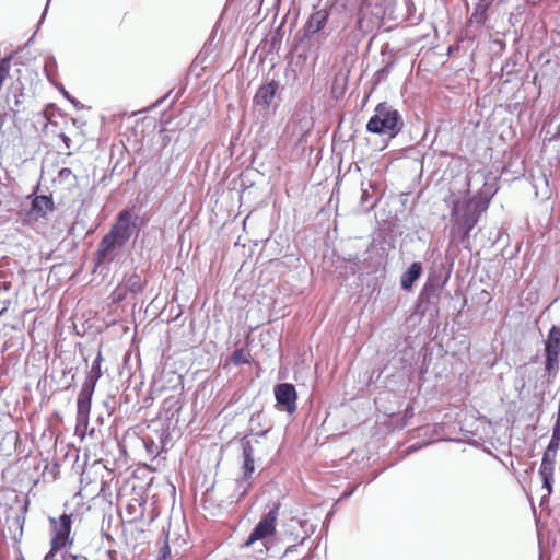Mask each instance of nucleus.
<instances>
[{
    "mask_svg": "<svg viewBox=\"0 0 560 560\" xmlns=\"http://www.w3.org/2000/svg\"><path fill=\"white\" fill-rule=\"evenodd\" d=\"M56 560H88V558L83 555H73L70 552L58 555V551H56Z\"/></svg>",
    "mask_w": 560,
    "mask_h": 560,
    "instance_id": "obj_22",
    "label": "nucleus"
},
{
    "mask_svg": "<svg viewBox=\"0 0 560 560\" xmlns=\"http://www.w3.org/2000/svg\"><path fill=\"white\" fill-rule=\"evenodd\" d=\"M376 188H377V184L376 183L369 182L368 186H365V183H362L361 203L362 205L369 203V206H368L369 210L373 209L376 206L377 201H378V197H374L370 192V189L375 190Z\"/></svg>",
    "mask_w": 560,
    "mask_h": 560,
    "instance_id": "obj_18",
    "label": "nucleus"
},
{
    "mask_svg": "<svg viewBox=\"0 0 560 560\" xmlns=\"http://www.w3.org/2000/svg\"><path fill=\"white\" fill-rule=\"evenodd\" d=\"M62 94H63L67 98H70V96H69L68 92H67V91H65L63 89H62Z\"/></svg>",
    "mask_w": 560,
    "mask_h": 560,
    "instance_id": "obj_27",
    "label": "nucleus"
},
{
    "mask_svg": "<svg viewBox=\"0 0 560 560\" xmlns=\"http://www.w3.org/2000/svg\"><path fill=\"white\" fill-rule=\"evenodd\" d=\"M56 67V60L54 57H49L46 60L45 63V71L47 72V75L49 77V71Z\"/></svg>",
    "mask_w": 560,
    "mask_h": 560,
    "instance_id": "obj_25",
    "label": "nucleus"
},
{
    "mask_svg": "<svg viewBox=\"0 0 560 560\" xmlns=\"http://www.w3.org/2000/svg\"><path fill=\"white\" fill-rule=\"evenodd\" d=\"M70 176H72V171L70 168L63 167L59 171V178L67 179Z\"/></svg>",
    "mask_w": 560,
    "mask_h": 560,
    "instance_id": "obj_26",
    "label": "nucleus"
},
{
    "mask_svg": "<svg viewBox=\"0 0 560 560\" xmlns=\"http://www.w3.org/2000/svg\"><path fill=\"white\" fill-rule=\"evenodd\" d=\"M279 515V505H275L255 526L244 547L258 545V551L264 553L268 549L267 539L276 532L277 518Z\"/></svg>",
    "mask_w": 560,
    "mask_h": 560,
    "instance_id": "obj_3",
    "label": "nucleus"
},
{
    "mask_svg": "<svg viewBox=\"0 0 560 560\" xmlns=\"http://www.w3.org/2000/svg\"><path fill=\"white\" fill-rule=\"evenodd\" d=\"M124 287L132 293H138L142 291L143 282L139 275L132 273L125 280Z\"/></svg>",
    "mask_w": 560,
    "mask_h": 560,
    "instance_id": "obj_19",
    "label": "nucleus"
},
{
    "mask_svg": "<svg viewBox=\"0 0 560 560\" xmlns=\"http://www.w3.org/2000/svg\"><path fill=\"white\" fill-rule=\"evenodd\" d=\"M384 15L381 0H363L359 10L358 24L363 28L365 24L377 23Z\"/></svg>",
    "mask_w": 560,
    "mask_h": 560,
    "instance_id": "obj_5",
    "label": "nucleus"
},
{
    "mask_svg": "<svg viewBox=\"0 0 560 560\" xmlns=\"http://www.w3.org/2000/svg\"><path fill=\"white\" fill-rule=\"evenodd\" d=\"M125 244L124 241L108 232L98 244L97 256L101 260H113L114 252Z\"/></svg>",
    "mask_w": 560,
    "mask_h": 560,
    "instance_id": "obj_10",
    "label": "nucleus"
},
{
    "mask_svg": "<svg viewBox=\"0 0 560 560\" xmlns=\"http://www.w3.org/2000/svg\"><path fill=\"white\" fill-rule=\"evenodd\" d=\"M250 354L245 349H237L233 352L232 361L235 365L249 363Z\"/></svg>",
    "mask_w": 560,
    "mask_h": 560,
    "instance_id": "obj_20",
    "label": "nucleus"
},
{
    "mask_svg": "<svg viewBox=\"0 0 560 560\" xmlns=\"http://www.w3.org/2000/svg\"><path fill=\"white\" fill-rule=\"evenodd\" d=\"M275 396L277 404L280 405L289 413L296 410V392L293 385L282 383L275 387Z\"/></svg>",
    "mask_w": 560,
    "mask_h": 560,
    "instance_id": "obj_7",
    "label": "nucleus"
},
{
    "mask_svg": "<svg viewBox=\"0 0 560 560\" xmlns=\"http://www.w3.org/2000/svg\"><path fill=\"white\" fill-rule=\"evenodd\" d=\"M559 443H560V438L557 435L556 432H553L552 438H551L544 454H548V455H550V457L551 456L556 457L557 451L559 448Z\"/></svg>",
    "mask_w": 560,
    "mask_h": 560,
    "instance_id": "obj_21",
    "label": "nucleus"
},
{
    "mask_svg": "<svg viewBox=\"0 0 560 560\" xmlns=\"http://www.w3.org/2000/svg\"><path fill=\"white\" fill-rule=\"evenodd\" d=\"M242 450H243V456H244V464H243L244 481L247 482L248 479L250 478L252 474L255 470V466H254L255 450L252 444V441L246 438L243 439L242 440Z\"/></svg>",
    "mask_w": 560,
    "mask_h": 560,
    "instance_id": "obj_14",
    "label": "nucleus"
},
{
    "mask_svg": "<svg viewBox=\"0 0 560 560\" xmlns=\"http://www.w3.org/2000/svg\"><path fill=\"white\" fill-rule=\"evenodd\" d=\"M486 10H487V4L479 3L476 8L475 13L472 14V18H476V19L479 18L478 21H480L482 19V15L485 14Z\"/></svg>",
    "mask_w": 560,
    "mask_h": 560,
    "instance_id": "obj_24",
    "label": "nucleus"
},
{
    "mask_svg": "<svg viewBox=\"0 0 560 560\" xmlns=\"http://www.w3.org/2000/svg\"><path fill=\"white\" fill-rule=\"evenodd\" d=\"M54 210L52 199L48 196H36L32 201L31 215L35 219L45 218Z\"/></svg>",
    "mask_w": 560,
    "mask_h": 560,
    "instance_id": "obj_12",
    "label": "nucleus"
},
{
    "mask_svg": "<svg viewBox=\"0 0 560 560\" xmlns=\"http://www.w3.org/2000/svg\"><path fill=\"white\" fill-rule=\"evenodd\" d=\"M136 224L132 214L125 210L120 212L116 223L112 226L110 233L127 243L135 231Z\"/></svg>",
    "mask_w": 560,
    "mask_h": 560,
    "instance_id": "obj_8",
    "label": "nucleus"
},
{
    "mask_svg": "<svg viewBox=\"0 0 560 560\" xmlns=\"http://www.w3.org/2000/svg\"><path fill=\"white\" fill-rule=\"evenodd\" d=\"M101 362H102V355H101V353H98L97 357L95 358V360L92 362L91 370L88 373L86 378H85L84 383L82 384V386L95 389L96 383L102 376Z\"/></svg>",
    "mask_w": 560,
    "mask_h": 560,
    "instance_id": "obj_17",
    "label": "nucleus"
},
{
    "mask_svg": "<svg viewBox=\"0 0 560 560\" xmlns=\"http://www.w3.org/2000/svg\"><path fill=\"white\" fill-rule=\"evenodd\" d=\"M47 10H48V3H47V4H46V7H45V11H44L43 16L46 14Z\"/></svg>",
    "mask_w": 560,
    "mask_h": 560,
    "instance_id": "obj_28",
    "label": "nucleus"
},
{
    "mask_svg": "<svg viewBox=\"0 0 560 560\" xmlns=\"http://www.w3.org/2000/svg\"><path fill=\"white\" fill-rule=\"evenodd\" d=\"M170 555H171L170 546L165 542L160 550L159 560H170Z\"/></svg>",
    "mask_w": 560,
    "mask_h": 560,
    "instance_id": "obj_23",
    "label": "nucleus"
},
{
    "mask_svg": "<svg viewBox=\"0 0 560 560\" xmlns=\"http://www.w3.org/2000/svg\"><path fill=\"white\" fill-rule=\"evenodd\" d=\"M95 389L82 386L77 398V421L86 425L91 411L92 396Z\"/></svg>",
    "mask_w": 560,
    "mask_h": 560,
    "instance_id": "obj_9",
    "label": "nucleus"
},
{
    "mask_svg": "<svg viewBox=\"0 0 560 560\" xmlns=\"http://www.w3.org/2000/svg\"><path fill=\"white\" fill-rule=\"evenodd\" d=\"M555 456L544 454L539 467V476L542 479L544 488L548 493L552 492L553 470H555Z\"/></svg>",
    "mask_w": 560,
    "mask_h": 560,
    "instance_id": "obj_11",
    "label": "nucleus"
},
{
    "mask_svg": "<svg viewBox=\"0 0 560 560\" xmlns=\"http://www.w3.org/2000/svg\"><path fill=\"white\" fill-rule=\"evenodd\" d=\"M557 135L560 136V125L558 126Z\"/></svg>",
    "mask_w": 560,
    "mask_h": 560,
    "instance_id": "obj_29",
    "label": "nucleus"
},
{
    "mask_svg": "<svg viewBox=\"0 0 560 560\" xmlns=\"http://www.w3.org/2000/svg\"><path fill=\"white\" fill-rule=\"evenodd\" d=\"M51 525V548L49 552L45 556V560H56V551L61 550L68 544H72V539H70L71 533V516L68 514H62L58 520L50 518Z\"/></svg>",
    "mask_w": 560,
    "mask_h": 560,
    "instance_id": "obj_4",
    "label": "nucleus"
},
{
    "mask_svg": "<svg viewBox=\"0 0 560 560\" xmlns=\"http://www.w3.org/2000/svg\"><path fill=\"white\" fill-rule=\"evenodd\" d=\"M546 370L552 373L558 369V357L560 352V328L553 326L548 334L545 343Z\"/></svg>",
    "mask_w": 560,
    "mask_h": 560,
    "instance_id": "obj_6",
    "label": "nucleus"
},
{
    "mask_svg": "<svg viewBox=\"0 0 560 560\" xmlns=\"http://www.w3.org/2000/svg\"><path fill=\"white\" fill-rule=\"evenodd\" d=\"M422 272V266L420 262H412L407 271H405L400 279V284L404 290H411L416 280H418Z\"/></svg>",
    "mask_w": 560,
    "mask_h": 560,
    "instance_id": "obj_15",
    "label": "nucleus"
},
{
    "mask_svg": "<svg viewBox=\"0 0 560 560\" xmlns=\"http://www.w3.org/2000/svg\"><path fill=\"white\" fill-rule=\"evenodd\" d=\"M401 127V115L387 103H380L366 124V130L369 132L388 136L389 138H394L398 135Z\"/></svg>",
    "mask_w": 560,
    "mask_h": 560,
    "instance_id": "obj_1",
    "label": "nucleus"
},
{
    "mask_svg": "<svg viewBox=\"0 0 560 560\" xmlns=\"http://www.w3.org/2000/svg\"><path fill=\"white\" fill-rule=\"evenodd\" d=\"M451 217L455 222L451 233L454 234L456 228L463 232V237L468 236L477 223L476 205L465 195L453 199Z\"/></svg>",
    "mask_w": 560,
    "mask_h": 560,
    "instance_id": "obj_2",
    "label": "nucleus"
},
{
    "mask_svg": "<svg viewBox=\"0 0 560 560\" xmlns=\"http://www.w3.org/2000/svg\"><path fill=\"white\" fill-rule=\"evenodd\" d=\"M328 20V13L325 10L315 11L308 19L306 23V33L307 34H316L319 32Z\"/></svg>",
    "mask_w": 560,
    "mask_h": 560,
    "instance_id": "obj_16",
    "label": "nucleus"
},
{
    "mask_svg": "<svg viewBox=\"0 0 560 560\" xmlns=\"http://www.w3.org/2000/svg\"><path fill=\"white\" fill-rule=\"evenodd\" d=\"M277 89L278 83L276 81H270L261 85L255 95V103L262 106L264 108L269 107L272 100L275 98Z\"/></svg>",
    "mask_w": 560,
    "mask_h": 560,
    "instance_id": "obj_13",
    "label": "nucleus"
}]
</instances>
